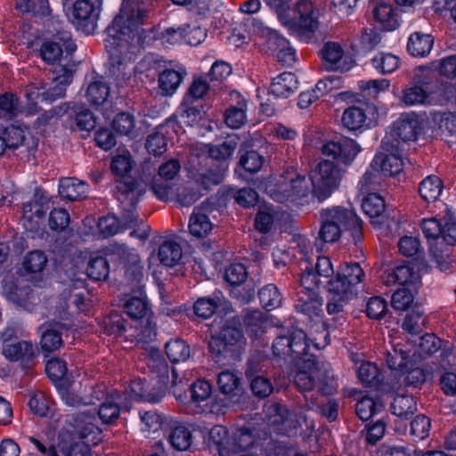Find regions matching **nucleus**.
Wrapping results in <instances>:
<instances>
[{
    "instance_id": "nucleus-1",
    "label": "nucleus",
    "mask_w": 456,
    "mask_h": 456,
    "mask_svg": "<svg viewBox=\"0 0 456 456\" xmlns=\"http://www.w3.org/2000/svg\"><path fill=\"white\" fill-rule=\"evenodd\" d=\"M148 18L145 3L139 0H123L120 13L106 29L105 47L113 65V74L118 86H123L134 74V67L126 61L128 53H134L151 37L141 28ZM148 34H153L150 31Z\"/></svg>"
},
{
    "instance_id": "nucleus-2",
    "label": "nucleus",
    "mask_w": 456,
    "mask_h": 456,
    "mask_svg": "<svg viewBox=\"0 0 456 456\" xmlns=\"http://www.w3.org/2000/svg\"><path fill=\"white\" fill-rule=\"evenodd\" d=\"M344 174L345 170L338 164L323 159L311 169L308 177L294 167L286 169L277 181L267 183L265 191L281 203L301 205L310 193L323 201L338 189Z\"/></svg>"
},
{
    "instance_id": "nucleus-3",
    "label": "nucleus",
    "mask_w": 456,
    "mask_h": 456,
    "mask_svg": "<svg viewBox=\"0 0 456 456\" xmlns=\"http://www.w3.org/2000/svg\"><path fill=\"white\" fill-rule=\"evenodd\" d=\"M119 395H110L100 403L97 408L98 419L102 424H111L120 414V409H129L130 402L121 401ZM96 409L81 410L66 420V425L59 434L58 447L61 451H69L70 456H77L78 445L76 439H85L86 443L96 444L101 440V430L97 425ZM81 456H91L88 445L81 450Z\"/></svg>"
},
{
    "instance_id": "nucleus-4",
    "label": "nucleus",
    "mask_w": 456,
    "mask_h": 456,
    "mask_svg": "<svg viewBox=\"0 0 456 456\" xmlns=\"http://www.w3.org/2000/svg\"><path fill=\"white\" fill-rule=\"evenodd\" d=\"M401 311L406 309L422 285L421 272L427 267L425 254L417 237L401 236Z\"/></svg>"
},
{
    "instance_id": "nucleus-5",
    "label": "nucleus",
    "mask_w": 456,
    "mask_h": 456,
    "mask_svg": "<svg viewBox=\"0 0 456 456\" xmlns=\"http://www.w3.org/2000/svg\"><path fill=\"white\" fill-rule=\"evenodd\" d=\"M275 9L281 23L289 33L308 41L319 28L321 11L308 0L299 1L294 9L285 7L283 0H264Z\"/></svg>"
},
{
    "instance_id": "nucleus-6",
    "label": "nucleus",
    "mask_w": 456,
    "mask_h": 456,
    "mask_svg": "<svg viewBox=\"0 0 456 456\" xmlns=\"http://www.w3.org/2000/svg\"><path fill=\"white\" fill-rule=\"evenodd\" d=\"M74 69L70 65L56 68L55 75L49 88L41 83H30L25 88L27 105L25 111L28 114L37 112V105L43 102H53L65 94L67 86L71 83Z\"/></svg>"
},
{
    "instance_id": "nucleus-7",
    "label": "nucleus",
    "mask_w": 456,
    "mask_h": 456,
    "mask_svg": "<svg viewBox=\"0 0 456 456\" xmlns=\"http://www.w3.org/2000/svg\"><path fill=\"white\" fill-rule=\"evenodd\" d=\"M420 228L431 254L436 257L442 256L449 247L456 244V217L451 213L446 214L443 219L424 218Z\"/></svg>"
},
{
    "instance_id": "nucleus-8",
    "label": "nucleus",
    "mask_w": 456,
    "mask_h": 456,
    "mask_svg": "<svg viewBox=\"0 0 456 456\" xmlns=\"http://www.w3.org/2000/svg\"><path fill=\"white\" fill-rule=\"evenodd\" d=\"M322 220L320 238L325 242L337 241L342 228L353 231L356 236L361 233L362 220L351 209L341 207L324 209L322 212Z\"/></svg>"
},
{
    "instance_id": "nucleus-9",
    "label": "nucleus",
    "mask_w": 456,
    "mask_h": 456,
    "mask_svg": "<svg viewBox=\"0 0 456 456\" xmlns=\"http://www.w3.org/2000/svg\"><path fill=\"white\" fill-rule=\"evenodd\" d=\"M399 127L393 124L387 131L379 151L371 161V167L379 170L383 176L399 175Z\"/></svg>"
},
{
    "instance_id": "nucleus-10",
    "label": "nucleus",
    "mask_w": 456,
    "mask_h": 456,
    "mask_svg": "<svg viewBox=\"0 0 456 456\" xmlns=\"http://www.w3.org/2000/svg\"><path fill=\"white\" fill-rule=\"evenodd\" d=\"M253 27L265 51L269 52L278 61L285 65L289 66L296 62V51L285 37L262 21H256Z\"/></svg>"
},
{
    "instance_id": "nucleus-11",
    "label": "nucleus",
    "mask_w": 456,
    "mask_h": 456,
    "mask_svg": "<svg viewBox=\"0 0 456 456\" xmlns=\"http://www.w3.org/2000/svg\"><path fill=\"white\" fill-rule=\"evenodd\" d=\"M189 405L195 413L223 415L226 403L224 399L213 396L212 384L206 379H198L191 385Z\"/></svg>"
},
{
    "instance_id": "nucleus-12",
    "label": "nucleus",
    "mask_w": 456,
    "mask_h": 456,
    "mask_svg": "<svg viewBox=\"0 0 456 456\" xmlns=\"http://www.w3.org/2000/svg\"><path fill=\"white\" fill-rule=\"evenodd\" d=\"M113 262L118 263L125 270L126 283L133 288L140 289L143 281L142 265L135 249L125 244L114 243L108 249Z\"/></svg>"
},
{
    "instance_id": "nucleus-13",
    "label": "nucleus",
    "mask_w": 456,
    "mask_h": 456,
    "mask_svg": "<svg viewBox=\"0 0 456 456\" xmlns=\"http://www.w3.org/2000/svg\"><path fill=\"white\" fill-rule=\"evenodd\" d=\"M244 338L240 330L227 326L218 335H213L208 341L212 355L218 362L222 358L235 360L239 356Z\"/></svg>"
},
{
    "instance_id": "nucleus-14",
    "label": "nucleus",
    "mask_w": 456,
    "mask_h": 456,
    "mask_svg": "<svg viewBox=\"0 0 456 456\" xmlns=\"http://www.w3.org/2000/svg\"><path fill=\"white\" fill-rule=\"evenodd\" d=\"M102 11V2L97 4L91 0H77L67 12V16L75 28L84 34H94Z\"/></svg>"
},
{
    "instance_id": "nucleus-15",
    "label": "nucleus",
    "mask_w": 456,
    "mask_h": 456,
    "mask_svg": "<svg viewBox=\"0 0 456 456\" xmlns=\"http://www.w3.org/2000/svg\"><path fill=\"white\" fill-rule=\"evenodd\" d=\"M158 368V384L159 388L157 393H151L145 387L141 379H134L126 389L125 395H128L130 400H143L151 403H157L163 396L166 392L167 383L169 380V370L167 364L162 361H157L156 366Z\"/></svg>"
},
{
    "instance_id": "nucleus-16",
    "label": "nucleus",
    "mask_w": 456,
    "mask_h": 456,
    "mask_svg": "<svg viewBox=\"0 0 456 456\" xmlns=\"http://www.w3.org/2000/svg\"><path fill=\"white\" fill-rule=\"evenodd\" d=\"M363 274L359 264L346 263L341 265L336 276L329 281L330 290L336 295L354 297L356 293L355 287L362 281Z\"/></svg>"
},
{
    "instance_id": "nucleus-17",
    "label": "nucleus",
    "mask_w": 456,
    "mask_h": 456,
    "mask_svg": "<svg viewBox=\"0 0 456 456\" xmlns=\"http://www.w3.org/2000/svg\"><path fill=\"white\" fill-rule=\"evenodd\" d=\"M226 170L227 165L224 162L218 167L216 171L210 170L208 174L200 175V184L184 187L177 195L175 194L174 199L176 198L181 206L192 205L202 196L200 188L207 191L210 186L222 183Z\"/></svg>"
},
{
    "instance_id": "nucleus-18",
    "label": "nucleus",
    "mask_w": 456,
    "mask_h": 456,
    "mask_svg": "<svg viewBox=\"0 0 456 456\" xmlns=\"http://www.w3.org/2000/svg\"><path fill=\"white\" fill-rule=\"evenodd\" d=\"M310 342L302 330H294L289 337L279 336L273 344V354L279 357H302L308 354Z\"/></svg>"
},
{
    "instance_id": "nucleus-19",
    "label": "nucleus",
    "mask_w": 456,
    "mask_h": 456,
    "mask_svg": "<svg viewBox=\"0 0 456 456\" xmlns=\"http://www.w3.org/2000/svg\"><path fill=\"white\" fill-rule=\"evenodd\" d=\"M298 246V255L300 259V268L303 273L300 278L302 288L305 290V294H318L317 289L320 287V280L318 273L313 269L309 251L312 248L310 241L307 238L299 236L295 241Z\"/></svg>"
},
{
    "instance_id": "nucleus-20",
    "label": "nucleus",
    "mask_w": 456,
    "mask_h": 456,
    "mask_svg": "<svg viewBox=\"0 0 456 456\" xmlns=\"http://www.w3.org/2000/svg\"><path fill=\"white\" fill-rule=\"evenodd\" d=\"M181 170V164L175 159H171L162 163L158 169V175L163 182L157 179L151 183V190L158 199L169 201L175 197L174 186L168 183L174 180Z\"/></svg>"
},
{
    "instance_id": "nucleus-21",
    "label": "nucleus",
    "mask_w": 456,
    "mask_h": 456,
    "mask_svg": "<svg viewBox=\"0 0 456 456\" xmlns=\"http://www.w3.org/2000/svg\"><path fill=\"white\" fill-rule=\"evenodd\" d=\"M361 146L353 139L343 137L337 141H330L322 147V153L339 164L349 166L361 152Z\"/></svg>"
},
{
    "instance_id": "nucleus-22",
    "label": "nucleus",
    "mask_w": 456,
    "mask_h": 456,
    "mask_svg": "<svg viewBox=\"0 0 456 456\" xmlns=\"http://www.w3.org/2000/svg\"><path fill=\"white\" fill-rule=\"evenodd\" d=\"M323 66L329 70L349 71L354 66L353 57L345 53L340 44L327 42L321 52Z\"/></svg>"
},
{
    "instance_id": "nucleus-23",
    "label": "nucleus",
    "mask_w": 456,
    "mask_h": 456,
    "mask_svg": "<svg viewBox=\"0 0 456 456\" xmlns=\"http://www.w3.org/2000/svg\"><path fill=\"white\" fill-rule=\"evenodd\" d=\"M76 50V45L71 40L69 32H63L57 36L53 41L45 42L40 48V55L44 61L48 64H54L63 57L70 55Z\"/></svg>"
},
{
    "instance_id": "nucleus-24",
    "label": "nucleus",
    "mask_w": 456,
    "mask_h": 456,
    "mask_svg": "<svg viewBox=\"0 0 456 456\" xmlns=\"http://www.w3.org/2000/svg\"><path fill=\"white\" fill-rule=\"evenodd\" d=\"M370 5L373 17L382 28L391 31L399 25L398 0H370Z\"/></svg>"
},
{
    "instance_id": "nucleus-25",
    "label": "nucleus",
    "mask_w": 456,
    "mask_h": 456,
    "mask_svg": "<svg viewBox=\"0 0 456 456\" xmlns=\"http://www.w3.org/2000/svg\"><path fill=\"white\" fill-rule=\"evenodd\" d=\"M187 75L183 65L176 63L171 68L165 69L159 73L158 78L159 88L163 95H173Z\"/></svg>"
},
{
    "instance_id": "nucleus-26",
    "label": "nucleus",
    "mask_w": 456,
    "mask_h": 456,
    "mask_svg": "<svg viewBox=\"0 0 456 456\" xmlns=\"http://www.w3.org/2000/svg\"><path fill=\"white\" fill-rule=\"evenodd\" d=\"M302 362H297V370L294 377L295 384L297 388L303 392L313 388L317 372L318 364L313 355H305Z\"/></svg>"
},
{
    "instance_id": "nucleus-27",
    "label": "nucleus",
    "mask_w": 456,
    "mask_h": 456,
    "mask_svg": "<svg viewBox=\"0 0 456 456\" xmlns=\"http://www.w3.org/2000/svg\"><path fill=\"white\" fill-rule=\"evenodd\" d=\"M401 378L406 387H418L426 381L427 371L419 366V361L408 360L406 351L401 349Z\"/></svg>"
},
{
    "instance_id": "nucleus-28",
    "label": "nucleus",
    "mask_w": 456,
    "mask_h": 456,
    "mask_svg": "<svg viewBox=\"0 0 456 456\" xmlns=\"http://www.w3.org/2000/svg\"><path fill=\"white\" fill-rule=\"evenodd\" d=\"M410 311L406 314L401 328L411 335H419L422 332V326L425 322L424 310L422 305L415 302L412 303L402 312Z\"/></svg>"
},
{
    "instance_id": "nucleus-29",
    "label": "nucleus",
    "mask_w": 456,
    "mask_h": 456,
    "mask_svg": "<svg viewBox=\"0 0 456 456\" xmlns=\"http://www.w3.org/2000/svg\"><path fill=\"white\" fill-rule=\"evenodd\" d=\"M434 46V37L430 34L414 32L410 35L407 42V52L416 58L428 56Z\"/></svg>"
},
{
    "instance_id": "nucleus-30",
    "label": "nucleus",
    "mask_w": 456,
    "mask_h": 456,
    "mask_svg": "<svg viewBox=\"0 0 456 456\" xmlns=\"http://www.w3.org/2000/svg\"><path fill=\"white\" fill-rule=\"evenodd\" d=\"M297 79L292 72H283L274 77L270 93L276 97L288 98L297 89Z\"/></svg>"
},
{
    "instance_id": "nucleus-31",
    "label": "nucleus",
    "mask_w": 456,
    "mask_h": 456,
    "mask_svg": "<svg viewBox=\"0 0 456 456\" xmlns=\"http://www.w3.org/2000/svg\"><path fill=\"white\" fill-rule=\"evenodd\" d=\"M59 193L69 200H78L86 197L88 185L76 178H63L59 183Z\"/></svg>"
},
{
    "instance_id": "nucleus-32",
    "label": "nucleus",
    "mask_w": 456,
    "mask_h": 456,
    "mask_svg": "<svg viewBox=\"0 0 456 456\" xmlns=\"http://www.w3.org/2000/svg\"><path fill=\"white\" fill-rule=\"evenodd\" d=\"M423 129L422 122L414 113H401V141H416Z\"/></svg>"
},
{
    "instance_id": "nucleus-33",
    "label": "nucleus",
    "mask_w": 456,
    "mask_h": 456,
    "mask_svg": "<svg viewBox=\"0 0 456 456\" xmlns=\"http://www.w3.org/2000/svg\"><path fill=\"white\" fill-rule=\"evenodd\" d=\"M86 96L91 105L102 106L108 102L110 86L102 77H97L88 85Z\"/></svg>"
},
{
    "instance_id": "nucleus-34",
    "label": "nucleus",
    "mask_w": 456,
    "mask_h": 456,
    "mask_svg": "<svg viewBox=\"0 0 456 456\" xmlns=\"http://www.w3.org/2000/svg\"><path fill=\"white\" fill-rule=\"evenodd\" d=\"M45 212L42 201L35 199L26 202L22 208V222L25 229L29 231L35 229Z\"/></svg>"
},
{
    "instance_id": "nucleus-35",
    "label": "nucleus",
    "mask_w": 456,
    "mask_h": 456,
    "mask_svg": "<svg viewBox=\"0 0 456 456\" xmlns=\"http://www.w3.org/2000/svg\"><path fill=\"white\" fill-rule=\"evenodd\" d=\"M125 310L126 314L134 320L144 322L147 318H151V308L145 296L141 291L139 296L132 297L126 302Z\"/></svg>"
},
{
    "instance_id": "nucleus-36",
    "label": "nucleus",
    "mask_w": 456,
    "mask_h": 456,
    "mask_svg": "<svg viewBox=\"0 0 456 456\" xmlns=\"http://www.w3.org/2000/svg\"><path fill=\"white\" fill-rule=\"evenodd\" d=\"M168 442L177 451H186L192 444V435L184 424H176L170 429Z\"/></svg>"
},
{
    "instance_id": "nucleus-37",
    "label": "nucleus",
    "mask_w": 456,
    "mask_h": 456,
    "mask_svg": "<svg viewBox=\"0 0 456 456\" xmlns=\"http://www.w3.org/2000/svg\"><path fill=\"white\" fill-rule=\"evenodd\" d=\"M40 346L45 352H53L61 347L62 339L55 324L45 323L39 328Z\"/></svg>"
},
{
    "instance_id": "nucleus-38",
    "label": "nucleus",
    "mask_w": 456,
    "mask_h": 456,
    "mask_svg": "<svg viewBox=\"0 0 456 456\" xmlns=\"http://www.w3.org/2000/svg\"><path fill=\"white\" fill-rule=\"evenodd\" d=\"M170 126L168 124L159 126L149 136L146 142L148 151L153 155H161L167 151Z\"/></svg>"
},
{
    "instance_id": "nucleus-39",
    "label": "nucleus",
    "mask_w": 456,
    "mask_h": 456,
    "mask_svg": "<svg viewBox=\"0 0 456 456\" xmlns=\"http://www.w3.org/2000/svg\"><path fill=\"white\" fill-rule=\"evenodd\" d=\"M442 340L433 333H426L419 338V342L413 353V357L424 360L435 354L441 348Z\"/></svg>"
},
{
    "instance_id": "nucleus-40",
    "label": "nucleus",
    "mask_w": 456,
    "mask_h": 456,
    "mask_svg": "<svg viewBox=\"0 0 456 456\" xmlns=\"http://www.w3.org/2000/svg\"><path fill=\"white\" fill-rule=\"evenodd\" d=\"M444 189L443 181L436 175H428L419 185V193L427 202L436 201Z\"/></svg>"
},
{
    "instance_id": "nucleus-41",
    "label": "nucleus",
    "mask_w": 456,
    "mask_h": 456,
    "mask_svg": "<svg viewBox=\"0 0 456 456\" xmlns=\"http://www.w3.org/2000/svg\"><path fill=\"white\" fill-rule=\"evenodd\" d=\"M255 436L248 428H236L231 432V456L248 450L255 444Z\"/></svg>"
},
{
    "instance_id": "nucleus-42",
    "label": "nucleus",
    "mask_w": 456,
    "mask_h": 456,
    "mask_svg": "<svg viewBox=\"0 0 456 456\" xmlns=\"http://www.w3.org/2000/svg\"><path fill=\"white\" fill-rule=\"evenodd\" d=\"M3 354L10 361L31 358L34 354L33 344L29 341L9 343L3 346Z\"/></svg>"
},
{
    "instance_id": "nucleus-43",
    "label": "nucleus",
    "mask_w": 456,
    "mask_h": 456,
    "mask_svg": "<svg viewBox=\"0 0 456 456\" xmlns=\"http://www.w3.org/2000/svg\"><path fill=\"white\" fill-rule=\"evenodd\" d=\"M281 219V214L273 207L265 205L260 208L255 220L256 228L263 232H268Z\"/></svg>"
},
{
    "instance_id": "nucleus-44",
    "label": "nucleus",
    "mask_w": 456,
    "mask_h": 456,
    "mask_svg": "<svg viewBox=\"0 0 456 456\" xmlns=\"http://www.w3.org/2000/svg\"><path fill=\"white\" fill-rule=\"evenodd\" d=\"M224 301L223 295L220 291L214 293L212 297H202L198 299L194 304L195 314L201 318L207 319L212 316L215 311L221 306Z\"/></svg>"
},
{
    "instance_id": "nucleus-45",
    "label": "nucleus",
    "mask_w": 456,
    "mask_h": 456,
    "mask_svg": "<svg viewBox=\"0 0 456 456\" xmlns=\"http://www.w3.org/2000/svg\"><path fill=\"white\" fill-rule=\"evenodd\" d=\"M3 295L8 301L27 307V301L30 298V289L28 288L20 289L16 283L4 280L3 281Z\"/></svg>"
},
{
    "instance_id": "nucleus-46",
    "label": "nucleus",
    "mask_w": 456,
    "mask_h": 456,
    "mask_svg": "<svg viewBox=\"0 0 456 456\" xmlns=\"http://www.w3.org/2000/svg\"><path fill=\"white\" fill-rule=\"evenodd\" d=\"M66 308L62 309L60 314L73 316L78 313L86 312L88 309L89 304L85 299L84 294L80 291L77 292H65L63 295Z\"/></svg>"
},
{
    "instance_id": "nucleus-47",
    "label": "nucleus",
    "mask_w": 456,
    "mask_h": 456,
    "mask_svg": "<svg viewBox=\"0 0 456 456\" xmlns=\"http://www.w3.org/2000/svg\"><path fill=\"white\" fill-rule=\"evenodd\" d=\"M213 229V224L209 217L200 213L199 209H194L190 218L189 231L196 238L207 236Z\"/></svg>"
},
{
    "instance_id": "nucleus-48",
    "label": "nucleus",
    "mask_w": 456,
    "mask_h": 456,
    "mask_svg": "<svg viewBox=\"0 0 456 456\" xmlns=\"http://www.w3.org/2000/svg\"><path fill=\"white\" fill-rule=\"evenodd\" d=\"M399 265L396 262H387L384 263L382 266V274L381 279L382 281L387 286V287H395L391 298V303L394 308L397 309V300L396 297L399 291L398 287V280H399V274H398Z\"/></svg>"
},
{
    "instance_id": "nucleus-49",
    "label": "nucleus",
    "mask_w": 456,
    "mask_h": 456,
    "mask_svg": "<svg viewBox=\"0 0 456 456\" xmlns=\"http://www.w3.org/2000/svg\"><path fill=\"white\" fill-rule=\"evenodd\" d=\"M342 124L350 131H357L368 126L366 114L359 107L346 109L342 115Z\"/></svg>"
},
{
    "instance_id": "nucleus-50",
    "label": "nucleus",
    "mask_w": 456,
    "mask_h": 456,
    "mask_svg": "<svg viewBox=\"0 0 456 456\" xmlns=\"http://www.w3.org/2000/svg\"><path fill=\"white\" fill-rule=\"evenodd\" d=\"M29 410L39 417H46L53 412L54 405L52 398L43 392L33 394L28 403Z\"/></svg>"
},
{
    "instance_id": "nucleus-51",
    "label": "nucleus",
    "mask_w": 456,
    "mask_h": 456,
    "mask_svg": "<svg viewBox=\"0 0 456 456\" xmlns=\"http://www.w3.org/2000/svg\"><path fill=\"white\" fill-rule=\"evenodd\" d=\"M134 166L130 152L126 149L118 148L113 157L110 168L114 175L120 177L127 175Z\"/></svg>"
},
{
    "instance_id": "nucleus-52",
    "label": "nucleus",
    "mask_w": 456,
    "mask_h": 456,
    "mask_svg": "<svg viewBox=\"0 0 456 456\" xmlns=\"http://www.w3.org/2000/svg\"><path fill=\"white\" fill-rule=\"evenodd\" d=\"M226 125L233 129L241 127L247 121V102L240 99L236 106H231L225 112Z\"/></svg>"
},
{
    "instance_id": "nucleus-53",
    "label": "nucleus",
    "mask_w": 456,
    "mask_h": 456,
    "mask_svg": "<svg viewBox=\"0 0 456 456\" xmlns=\"http://www.w3.org/2000/svg\"><path fill=\"white\" fill-rule=\"evenodd\" d=\"M269 422L273 425L282 426L279 428V432H288V428L292 427L291 414L288 412L286 407L281 404L274 403L268 408Z\"/></svg>"
},
{
    "instance_id": "nucleus-54",
    "label": "nucleus",
    "mask_w": 456,
    "mask_h": 456,
    "mask_svg": "<svg viewBox=\"0 0 456 456\" xmlns=\"http://www.w3.org/2000/svg\"><path fill=\"white\" fill-rule=\"evenodd\" d=\"M209 439L216 444L219 456H231V433L225 427L216 425L209 432Z\"/></svg>"
},
{
    "instance_id": "nucleus-55",
    "label": "nucleus",
    "mask_w": 456,
    "mask_h": 456,
    "mask_svg": "<svg viewBox=\"0 0 456 456\" xmlns=\"http://www.w3.org/2000/svg\"><path fill=\"white\" fill-rule=\"evenodd\" d=\"M297 309L310 318H320L322 313V300L318 294H305V297L300 298Z\"/></svg>"
},
{
    "instance_id": "nucleus-56",
    "label": "nucleus",
    "mask_w": 456,
    "mask_h": 456,
    "mask_svg": "<svg viewBox=\"0 0 456 456\" xmlns=\"http://www.w3.org/2000/svg\"><path fill=\"white\" fill-rule=\"evenodd\" d=\"M217 385L223 394L233 396L240 391V378L233 371L224 370L218 375Z\"/></svg>"
},
{
    "instance_id": "nucleus-57",
    "label": "nucleus",
    "mask_w": 456,
    "mask_h": 456,
    "mask_svg": "<svg viewBox=\"0 0 456 456\" xmlns=\"http://www.w3.org/2000/svg\"><path fill=\"white\" fill-rule=\"evenodd\" d=\"M159 258L167 266L175 265L182 258V248L175 241H165L159 249Z\"/></svg>"
},
{
    "instance_id": "nucleus-58",
    "label": "nucleus",
    "mask_w": 456,
    "mask_h": 456,
    "mask_svg": "<svg viewBox=\"0 0 456 456\" xmlns=\"http://www.w3.org/2000/svg\"><path fill=\"white\" fill-rule=\"evenodd\" d=\"M166 354L173 362L186 361L191 354L190 346L182 339H171L166 344Z\"/></svg>"
},
{
    "instance_id": "nucleus-59",
    "label": "nucleus",
    "mask_w": 456,
    "mask_h": 456,
    "mask_svg": "<svg viewBox=\"0 0 456 456\" xmlns=\"http://www.w3.org/2000/svg\"><path fill=\"white\" fill-rule=\"evenodd\" d=\"M362 208L371 220L379 217L385 210L384 199L377 193H369L362 199Z\"/></svg>"
},
{
    "instance_id": "nucleus-60",
    "label": "nucleus",
    "mask_w": 456,
    "mask_h": 456,
    "mask_svg": "<svg viewBox=\"0 0 456 456\" xmlns=\"http://www.w3.org/2000/svg\"><path fill=\"white\" fill-rule=\"evenodd\" d=\"M47 264V256L41 250L28 252L23 259V268L28 273H40Z\"/></svg>"
},
{
    "instance_id": "nucleus-61",
    "label": "nucleus",
    "mask_w": 456,
    "mask_h": 456,
    "mask_svg": "<svg viewBox=\"0 0 456 456\" xmlns=\"http://www.w3.org/2000/svg\"><path fill=\"white\" fill-rule=\"evenodd\" d=\"M430 419L423 414L416 416L410 423V436L413 441L423 440L430 431Z\"/></svg>"
},
{
    "instance_id": "nucleus-62",
    "label": "nucleus",
    "mask_w": 456,
    "mask_h": 456,
    "mask_svg": "<svg viewBox=\"0 0 456 456\" xmlns=\"http://www.w3.org/2000/svg\"><path fill=\"white\" fill-rule=\"evenodd\" d=\"M259 300L263 307L273 310L280 306L281 295L275 285L268 284L259 291Z\"/></svg>"
},
{
    "instance_id": "nucleus-63",
    "label": "nucleus",
    "mask_w": 456,
    "mask_h": 456,
    "mask_svg": "<svg viewBox=\"0 0 456 456\" xmlns=\"http://www.w3.org/2000/svg\"><path fill=\"white\" fill-rule=\"evenodd\" d=\"M372 64L380 73H391L398 68L399 58L395 54L379 53L373 58Z\"/></svg>"
},
{
    "instance_id": "nucleus-64",
    "label": "nucleus",
    "mask_w": 456,
    "mask_h": 456,
    "mask_svg": "<svg viewBox=\"0 0 456 456\" xmlns=\"http://www.w3.org/2000/svg\"><path fill=\"white\" fill-rule=\"evenodd\" d=\"M431 117L439 129L447 131L451 135L456 134V112L434 111Z\"/></svg>"
}]
</instances>
